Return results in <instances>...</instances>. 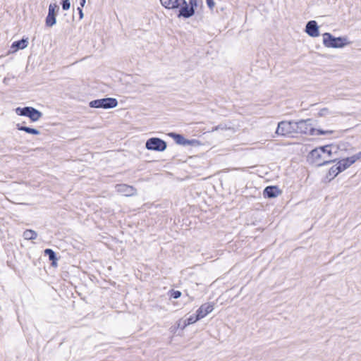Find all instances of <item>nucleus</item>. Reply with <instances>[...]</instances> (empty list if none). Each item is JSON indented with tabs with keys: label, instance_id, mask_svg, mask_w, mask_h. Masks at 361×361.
<instances>
[{
	"label": "nucleus",
	"instance_id": "1",
	"mask_svg": "<svg viewBox=\"0 0 361 361\" xmlns=\"http://www.w3.org/2000/svg\"><path fill=\"white\" fill-rule=\"evenodd\" d=\"M322 36L323 44L325 47L338 49L343 48L350 43L347 37H335L330 32H325Z\"/></svg>",
	"mask_w": 361,
	"mask_h": 361
},
{
	"label": "nucleus",
	"instance_id": "2",
	"mask_svg": "<svg viewBox=\"0 0 361 361\" xmlns=\"http://www.w3.org/2000/svg\"><path fill=\"white\" fill-rule=\"evenodd\" d=\"M15 111L18 116L28 117L32 122L39 121L43 116L40 111L32 106L17 107Z\"/></svg>",
	"mask_w": 361,
	"mask_h": 361
},
{
	"label": "nucleus",
	"instance_id": "3",
	"mask_svg": "<svg viewBox=\"0 0 361 361\" xmlns=\"http://www.w3.org/2000/svg\"><path fill=\"white\" fill-rule=\"evenodd\" d=\"M118 104V101L116 98L105 97L90 102L89 106L94 109H109L116 107Z\"/></svg>",
	"mask_w": 361,
	"mask_h": 361
},
{
	"label": "nucleus",
	"instance_id": "4",
	"mask_svg": "<svg viewBox=\"0 0 361 361\" xmlns=\"http://www.w3.org/2000/svg\"><path fill=\"white\" fill-rule=\"evenodd\" d=\"M295 121H282L278 123L276 133L278 135L289 137L295 132Z\"/></svg>",
	"mask_w": 361,
	"mask_h": 361
},
{
	"label": "nucleus",
	"instance_id": "5",
	"mask_svg": "<svg viewBox=\"0 0 361 361\" xmlns=\"http://www.w3.org/2000/svg\"><path fill=\"white\" fill-rule=\"evenodd\" d=\"M166 147V142L157 137H150L145 142V148L150 151L164 152Z\"/></svg>",
	"mask_w": 361,
	"mask_h": 361
},
{
	"label": "nucleus",
	"instance_id": "6",
	"mask_svg": "<svg viewBox=\"0 0 361 361\" xmlns=\"http://www.w3.org/2000/svg\"><path fill=\"white\" fill-rule=\"evenodd\" d=\"M309 159L312 160V162L316 164L317 166H322L333 162L336 161V159H329V160H323L322 159V153L320 152L318 147L310 151L308 155Z\"/></svg>",
	"mask_w": 361,
	"mask_h": 361
},
{
	"label": "nucleus",
	"instance_id": "7",
	"mask_svg": "<svg viewBox=\"0 0 361 361\" xmlns=\"http://www.w3.org/2000/svg\"><path fill=\"white\" fill-rule=\"evenodd\" d=\"M59 11V6L56 4H50L49 6L48 14L45 19L47 27H51L56 23V16Z\"/></svg>",
	"mask_w": 361,
	"mask_h": 361
},
{
	"label": "nucleus",
	"instance_id": "8",
	"mask_svg": "<svg viewBox=\"0 0 361 361\" xmlns=\"http://www.w3.org/2000/svg\"><path fill=\"white\" fill-rule=\"evenodd\" d=\"M312 119H300L295 121V133L309 134L310 128H312Z\"/></svg>",
	"mask_w": 361,
	"mask_h": 361
},
{
	"label": "nucleus",
	"instance_id": "9",
	"mask_svg": "<svg viewBox=\"0 0 361 361\" xmlns=\"http://www.w3.org/2000/svg\"><path fill=\"white\" fill-rule=\"evenodd\" d=\"M195 13V11L194 8H192V6L188 4L186 0H184L178 10V13L177 16L178 18H190L193 16Z\"/></svg>",
	"mask_w": 361,
	"mask_h": 361
},
{
	"label": "nucleus",
	"instance_id": "10",
	"mask_svg": "<svg viewBox=\"0 0 361 361\" xmlns=\"http://www.w3.org/2000/svg\"><path fill=\"white\" fill-rule=\"evenodd\" d=\"M319 27L315 20H310L307 23L305 26L306 33L312 37H317L319 35Z\"/></svg>",
	"mask_w": 361,
	"mask_h": 361
},
{
	"label": "nucleus",
	"instance_id": "11",
	"mask_svg": "<svg viewBox=\"0 0 361 361\" xmlns=\"http://www.w3.org/2000/svg\"><path fill=\"white\" fill-rule=\"evenodd\" d=\"M282 191L277 185H269L264 189L263 196L265 198H275Z\"/></svg>",
	"mask_w": 361,
	"mask_h": 361
},
{
	"label": "nucleus",
	"instance_id": "12",
	"mask_svg": "<svg viewBox=\"0 0 361 361\" xmlns=\"http://www.w3.org/2000/svg\"><path fill=\"white\" fill-rule=\"evenodd\" d=\"M117 191L125 196H133L136 194V189L126 184H118L116 185Z\"/></svg>",
	"mask_w": 361,
	"mask_h": 361
},
{
	"label": "nucleus",
	"instance_id": "13",
	"mask_svg": "<svg viewBox=\"0 0 361 361\" xmlns=\"http://www.w3.org/2000/svg\"><path fill=\"white\" fill-rule=\"evenodd\" d=\"M214 310V305L212 303H204L202 304L196 311L198 316L202 319L206 317L208 314L212 312Z\"/></svg>",
	"mask_w": 361,
	"mask_h": 361
},
{
	"label": "nucleus",
	"instance_id": "14",
	"mask_svg": "<svg viewBox=\"0 0 361 361\" xmlns=\"http://www.w3.org/2000/svg\"><path fill=\"white\" fill-rule=\"evenodd\" d=\"M183 1L184 0H164L161 5L167 9L179 10Z\"/></svg>",
	"mask_w": 361,
	"mask_h": 361
},
{
	"label": "nucleus",
	"instance_id": "15",
	"mask_svg": "<svg viewBox=\"0 0 361 361\" xmlns=\"http://www.w3.org/2000/svg\"><path fill=\"white\" fill-rule=\"evenodd\" d=\"M28 38H22L12 43L11 48L13 51H17L20 49H24L28 46Z\"/></svg>",
	"mask_w": 361,
	"mask_h": 361
},
{
	"label": "nucleus",
	"instance_id": "16",
	"mask_svg": "<svg viewBox=\"0 0 361 361\" xmlns=\"http://www.w3.org/2000/svg\"><path fill=\"white\" fill-rule=\"evenodd\" d=\"M44 255L49 257V261H51V265L53 267H56L58 264L57 261L59 258L56 256V253L51 248H47L44 250Z\"/></svg>",
	"mask_w": 361,
	"mask_h": 361
},
{
	"label": "nucleus",
	"instance_id": "17",
	"mask_svg": "<svg viewBox=\"0 0 361 361\" xmlns=\"http://www.w3.org/2000/svg\"><path fill=\"white\" fill-rule=\"evenodd\" d=\"M341 172L342 170L341 169L340 166H338V165L336 164V165H334L330 168L329 172L327 173L325 177V179L329 182Z\"/></svg>",
	"mask_w": 361,
	"mask_h": 361
},
{
	"label": "nucleus",
	"instance_id": "18",
	"mask_svg": "<svg viewBox=\"0 0 361 361\" xmlns=\"http://www.w3.org/2000/svg\"><path fill=\"white\" fill-rule=\"evenodd\" d=\"M168 135L173 138L177 145L186 146L187 139L182 134L171 132L168 133Z\"/></svg>",
	"mask_w": 361,
	"mask_h": 361
},
{
	"label": "nucleus",
	"instance_id": "19",
	"mask_svg": "<svg viewBox=\"0 0 361 361\" xmlns=\"http://www.w3.org/2000/svg\"><path fill=\"white\" fill-rule=\"evenodd\" d=\"M355 162V158L353 156L343 159L340 160L337 164L340 166L342 171H345L346 169L350 167L352 164Z\"/></svg>",
	"mask_w": 361,
	"mask_h": 361
},
{
	"label": "nucleus",
	"instance_id": "20",
	"mask_svg": "<svg viewBox=\"0 0 361 361\" xmlns=\"http://www.w3.org/2000/svg\"><path fill=\"white\" fill-rule=\"evenodd\" d=\"M16 128L18 130L24 131V132H25V133H27L28 134H31V135H38L40 134L39 130H38L37 129L23 126L21 123H17L16 124Z\"/></svg>",
	"mask_w": 361,
	"mask_h": 361
},
{
	"label": "nucleus",
	"instance_id": "21",
	"mask_svg": "<svg viewBox=\"0 0 361 361\" xmlns=\"http://www.w3.org/2000/svg\"><path fill=\"white\" fill-rule=\"evenodd\" d=\"M201 319L197 313L195 314L190 315L188 319L183 321V324L180 326V322L178 324V328L181 329H185L188 325L192 324Z\"/></svg>",
	"mask_w": 361,
	"mask_h": 361
},
{
	"label": "nucleus",
	"instance_id": "22",
	"mask_svg": "<svg viewBox=\"0 0 361 361\" xmlns=\"http://www.w3.org/2000/svg\"><path fill=\"white\" fill-rule=\"evenodd\" d=\"M23 236L25 240H35L37 237V233L36 231L32 230V229H26L23 233Z\"/></svg>",
	"mask_w": 361,
	"mask_h": 361
},
{
	"label": "nucleus",
	"instance_id": "23",
	"mask_svg": "<svg viewBox=\"0 0 361 361\" xmlns=\"http://www.w3.org/2000/svg\"><path fill=\"white\" fill-rule=\"evenodd\" d=\"M333 133H334L333 130H324L322 129H317V128H314L312 127V128H310V129L309 135H329V134H332Z\"/></svg>",
	"mask_w": 361,
	"mask_h": 361
},
{
	"label": "nucleus",
	"instance_id": "24",
	"mask_svg": "<svg viewBox=\"0 0 361 361\" xmlns=\"http://www.w3.org/2000/svg\"><path fill=\"white\" fill-rule=\"evenodd\" d=\"M332 147L333 145H326L324 146H320L318 148L322 154H326L328 157H330L332 154Z\"/></svg>",
	"mask_w": 361,
	"mask_h": 361
},
{
	"label": "nucleus",
	"instance_id": "25",
	"mask_svg": "<svg viewBox=\"0 0 361 361\" xmlns=\"http://www.w3.org/2000/svg\"><path fill=\"white\" fill-rule=\"evenodd\" d=\"M169 293H170V298H173V299H178L182 295V293L180 290H171L169 291Z\"/></svg>",
	"mask_w": 361,
	"mask_h": 361
},
{
	"label": "nucleus",
	"instance_id": "26",
	"mask_svg": "<svg viewBox=\"0 0 361 361\" xmlns=\"http://www.w3.org/2000/svg\"><path fill=\"white\" fill-rule=\"evenodd\" d=\"M61 4L63 11H68L71 8V2L69 0H61Z\"/></svg>",
	"mask_w": 361,
	"mask_h": 361
},
{
	"label": "nucleus",
	"instance_id": "27",
	"mask_svg": "<svg viewBox=\"0 0 361 361\" xmlns=\"http://www.w3.org/2000/svg\"><path fill=\"white\" fill-rule=\"evenodd\" d=\"M200 145V142L196 139H192V140L187 139L186 146H188V145L198 146Z\"/></svg>",
	"mask_w": 361,
	"mask_h": 361
},
{
	"label": "nucleus",
	"instance_id": "28",
	"mask_svg": "<svg viewBox=\"0 0 361 361\" xmlns=\"http://www.w3.org/2000/svg\"><path fill=\"white\" fill-rule=\"evenodd\" d=\"M329 111L327 108H323L320 109L318 113L319 116H324L329 114Z\"/></svg>",
	"mask_w": 361,
	"mask_h": 361
},
{
	"label": "nucleus",
	"instance_id": "29",
	"mask_svg": "<svg viewBox=\"0 0 361 361\" xmlns=\"http://www.w3.org/2000/svg\"><path fill=\"white\" fill-rule=\"evenodd\" d=\"M190 6H192V8L195 9L197 8L198 4H197V0H189V2L188 3Z\"/></svg>",
	"mask_w": 361,
	"mask_h": 361
},
{
	"label": "nucleus",
	"instance_id": "30",
	"mask_svg": "<svg viewBox=\"0 0 361 361\" xmlns=\"http://www.w3.org/2000/svg\"><path fill=\"white\" fill-rule=\"evenodd\" d=\"M226 126L224 124H219L212 128V131L218 130H224L226 129Z\"/></svg>",
	"mask_w": 361,
	"mask_h": 361
},
{
	"label": "nucleus",
	"instance_id": "31",
	"mask_svg": "<svg viewBox=\"0 0 361 361\" xmlns=\"http://www.w3.org/2000/svg\"><path fill=\"white\" fill-rule=\"evenodd\" d=\"M206 3H207V6L210 9H213V8L214 7V5H215L214 0H206Z\"/></svg>",
	"mask_w": 361,
	"mask_h": 361
},
{
	"label": "nucleus",
	"instance_id": "32",
	"mask_svg": "<svg viewBox=\"0 0 361 361\" xmlns=\"http://www.w3.org/2000/svg\"><path fill=\"white\" fill-rule=\"evenodd\" d=\"M13 78H14V76H11V77H10V76H8V75L6 77H5V78H4V80H3V82H4L5 85H9V82H10V80H11V79H13Z\"/></svg>",
	"mask_w": 361,
	"mask_h": 361
},
{
	"label": "nucleus",
	"instance_id": "33",
	"mask_svg": "<svg viewBox=\"0 0 361 361\" xmlns=\"http://www.w3.org/2000/svg\"><path fill=\"white\" fill-rule=\"evenodd\" d=\"M77 10L79 14V20H82L84 17L82 8L81 7H78Z\"/></svg>",
	"mask_w": 361,
	"mask_h": 361
},
{
	"label": "nucleus",
	"instance_id": "34",
	"mask_svg": "<svg viewBox=\"0 0 361 361\" xmlns=\"http://www.w3.org/2000/svg\"><path fill=\"white\" fill-rule=\"evenodd\" d=\"M353 156L355 158V161L360 159H361V151Z\"/></svg>",
	"mask_w": 361,
	"mask_h": 361
},
{
	"label": "nucleus",
	"instance_id": "35",
	"mask_svg": "<svg viewBox=\"0 0 361 361\" xmlns=\"http://www.w3.org/2000/svg\"><path fill=\"white\" fill-rule=\"evenodd\" d=\"M86 3V0H80V7L82 8L84 7L85 4Z\"/></svg>",
	"mask_w": 361,
	"mask_h": 361
},
{
	"label": "nucleus",
	"instance_id": "36",
	"mask_svg": "<svg viewBox=\"0 0 361 361\" xmlns=\"http://www.w3.org/2000/svg\"><path fill=\"white\" fill-rule=\"evenodd\" d=\"M161 4L164 2V0H160Z\"/></svg>",
	"mask_w": 361,
	"mask_h": 361
}]
</instances>
